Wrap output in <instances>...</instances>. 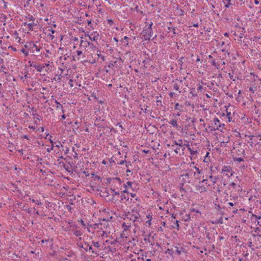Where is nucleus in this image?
I'll return each instance as SVG.
<instances>
[{
	"label": "nucleus",
	"instance_id": "1",
	"mask_svg": "<svg viewBox=\"0 0 261 261\" xmlns=\"http://www.w3.org/2000/svg\"><path fill=\"white\" fill-rule=\"evenodd\" d=\"M153 23H151L147 27H145L141 33L144 40H148L153 36L152 25Z\"/></svg>",
	"mask_w": 261,
	"mask_h": 261
},
{
	"label": "nucleus",
	"instance_id": "2",
	"mask_svg": "<svg viewBox=\"0 0 261 261\" xmlns=\"http://www.w3.org/2000/svg\"><path fill=\"white\" fill-rule=\"evenodd\" d=\"M94 226L95 228H97L101 230H109L108 228L110 226V224L109 221H106L105 219H102L99 224H95Z\"/></svg>",
	"mask_w": 261,
	"mask_h": 261
},
{
	"label": "nucleus",
	"instance_id": "3",
	"mask_svg": "<svg viewBox=\"0 0 261 261\" xmlns=\"http://www.w3.org/2000/svg\"><path fill=\"white\" fill-rule=\"evenodd\" d=\"M222 173H226L225 175L230 177L232 176L234 172L232 170L231 167L230 166H224L222 167L221 170Z\"/></svg>",
	"mask_w": 261,
	"mask_h": 261
},
{
	"label": "nucleus",
	"instance_id": "4",
	"mask_svg": "<svg viewBox=\"0 0 261 261\" xmlns=\"http://www.w3.org/2000/svg\"><path fill=\"white\" fill-rule=\"evenodd\" d=\"M132 214L128 212V214L127 215V218L129 219L130 220L135 222L139 218V214L137 210H133Z\"/></svg>",
	"mask_w": 261,
	"mask_h": 261
},
{
	"label": "nucleus",
	"instance_id": "5",
	"mask_svg": "<svg viewBox=\"0 0 261 261\" xmlns=\"http://www.w3.org/2000/svg\"><path fill=\"white\" fill-rule=\"evenodd\" d=\"M83 43L87 44L88 45L90 46V48L86 49V51L87 52L88 51H90V52L91 51L95 52L97 49V47L95 45H94L93 43L91 42L84 41L82 40L81 41L80 45L82 46Z\"/></svg>",
	"mask_w": 261,
	"mask_h": 261
},
{
	"label": "nucleus",
	"instance_id": "6",
	"mask_svg": "<svg viewBox=\"0 0 261 261\" xmlns=\"http://www.w3.org/2000/svg\"><path fill=\"white\" fill-rule=\"evenodd\" d=\"M195 189L197 192L200 193L206 191V188L200 182L195 186Z\"/></svg>",
	"mask_w": 261,
	"mask_h": 261
},
{
	"label": "nucleus",
	"instance_id": "7",
	"mask_svg": "<svg viewBox=\"0 0 261 261\" xmlns=\"http://www.w3.org/2000/svg\"><path fill=\"white\" fill-rule=\"evenodd\" d=\"M97 53L93 55V54H92L90 53V51H88V54L89 56H91L92 58H94L98 59V58H101L103 61L105 60V57L100 54V52L99 51L98 49H97L96 50Z\"/></svg>",
	"mask_w": 261,
	"mask_h": 261
},
{
	"label": "nucleus",
	"instance_id": "8",
	"mask_svg": "<svg viewBox=\"0 0 261 261\" xmlns=\"http://www.w3.org/2000/svg\"><path fill=\"white\" fill-rule=\"evenodd\" d=\"M208 187H212L215 185V184L216 183L217 180V177H214L212 175L209 176V178L208 179Z\"/></svg>",
	"mask_w": 261,
	"mask_h": 261
},
{
	"label": "nucleus",
	"instance_id": "9",
	"mask_svg": "<svg viewBox=\"0 0 261 261\" xmlns=\"http://www.w3.org/2000/svg\"><path fill=\"white\" fill-rule=\"evenodd\" d=\"M249 137L250 138V140L254 141V142H257L258 140H261V134L257 135H250Z\"/></svg>",
	"mask_w": 261,
	"mask_h": 261
},
{
	"label": "nucleus",
	"instance_id": "10",
	"mask_svg": "<svg viewBox=\"0 0 261 261\" xmlns=\"http://www.w3.org/2000/svg\"><path fill=\"white\" fill-rule=\"evenodd\" d=\"M194 169H195L196 171H193L192 170H191L189 171L188 174H192L195 175L196 173H197L198 174H200L201 173V171L199 169V168H197L196 167H194Z\"/></svg>",
	"mask_w": 261,
	"mask_h": 261
},
{
	"label": "nucleus",
	"instance_id": "11",
	"mask_svg": "<svg viewBox=\"0 0 261 261\" xmlns=\"http://www.w3.org/2000/svg\"><path fill=\"white\" fill-rule=\"evenodd\" d=\"M30 47L31 48H32V49H33L34 48H35L37 51H39L40 49L41 48L40 47H38L36 45V44L35 43H34V42H31L30 43Z\"/></svg>",
	"mask_w": 261,
	"mask_h": 261
},
{
	"label": "nucleus",
	"instance_id": "12",
	"mask_svg": "<svg viewBox=\"0 0 261 261\" xmlns=\"http://www.w3.org/2000/svg\"><path fill=\"white\" fill-rule=\"evenodd\" d=\"M33 67L37 69L38 71L41 72L43 71V68H45L44 66H40V65H33Z\"/></svg>",
	"mask_w": 261,
	"mask_h": 261
},
{
	"label": "nucleus",
	"instance_id": "13",
	"mask_svg": "<svg viewBox=\"0 0 261 261\" xmlns=\"http://www.w3.org/2000/svg\"><path fill=\"white\" fill-rule=\"evenodd\" d=\"M125 166L127 168L126 172H130L131 170L129 169V167L132 166L130 162H125Z\"/></svg>",
	"mask_w": 261,
	"mask_h": 261
},
{
	"label": "nucleus",
	"instance_id": "14",
	"mask_svg": "<svg viewBox=\"0 0 261 261\" xmlns=\"http://www.w3.org/2000/svg\"><path fill=\"white\" fill-rule=\"evenodd\" d=\"M73 234L76 237H81L83 233L81 230H75L74 231Z\"/></svg>",
	"mask_w": 261,
	"mask_h": 261
},
{
	"label": "nucleus",
	"instance_id": "15",
	"mask_svg": "<svg viewBox=\"0 0 261 261\" xmlns=\"http://www.w3.org/2000/svg\"><path fill=\"white\" fill-rule=\"evenodd\" d=\"M245 32V29L244 28H242V30L240 32V36H239V40L241 41L242 38H243V36Z\"/></svg>",
	"mask_w": 261,
	"mask_h": 261
},
{
	"label": "nucleus",
	"instance_id": "16",
	"mask_svg": "<svg viewBox=\"0 0 261 261\" xmlns=\"http://www.w3.org/2000/svg\"><path fill=\"white\" fill-rule=\"evenodd\" d=\"M188 149L189 151V152H190V154L193 155L196 154L197 153V150H193L191 148H190L189 147H188Z\"/></svg>",
	"mask_w": 261,
	"mask_h": 261
},
{
	"label": "nucleus",
	"instance_id": "17",
	"mask_svg": "<svg viewBox=\"0 0 261 261\" xmlns=\"http://www.w3.org/2000/svg\"><path fill=\"white\" fill-rule=\"evenodd\" d=\"M85 245H86L87 246V247H88V248H86L84 249L86 251H88V250H92V252L93 253H96V252L94 250H92V248L91 246H89L88 244H87L86 243H85Z\"/></svg>",
	"mask_w": 261,
	"mask_h": 261
},
{
	"label": "nucleus",
	"instance_id": "18",
	"mask_svg": "<svg viewBox=\"0 0 261 261\" xmlns=\"http://www.w3.org/2000/svg\"><path fill=\"white\" fill-rule=\"evenodd\" d=\"M214 122L215 125H218L219 127L221 126V124L220 123V121L218 118H215L214 120Z\"/></svg>",
	"mask_w": 261,
	"mask_h": 261
},
{
	"label": "nucleus",
	"instance_id": "19",
	"mask_svg": "<svg viewBox=\"0 0 261 261\" xmlns=\"http://www.w3.org/2000/svg\"><path fill=\"white\" fill-rule=\"evenodd\" d=\"M110 191L113 193V194H112V196H114V195H119V193L118 191H116L114 189H110Z\"/></svg>",
	"mask_w": 261,
	"mask_h": 261
},
{
	"label": "nucleus",
	"instance_id": "20",
	"mask_svg": "<svg viewBox=\"0 0 261 261\" xmlns=\"http://www.w3.org/2000/svg\"><path fill=\"white\" fill-rule=\"evenodd\" d=\"M173 227L174 228L176 229L177 230H179V225L178 221H175V222L174 224V225L173 226Z\"/></svg>",
	"mask_w": 261,
	"mask_h": 261
},
{
	"label": "nucleus",
	"instance_id": "21",
	"mask_svg": "<svg viewBox=\"0 0 261 261\" xmlns=\"http://www.w3.org/2000/svg\"><path fill=\"white\" fill-rule=\"evenodd\" d=\"M132 185H133L132 182L129 181H127L126 184L124 185V187L126 189L127 188H128V187H132Z\"/></svg>",
	"mask_w": 261,
	"mask_h": 261
},
{
	"label": "nucleus",
	"instance_id": "22",
	"mask_svg": "<svg viewBox=\"0 0 261 261\" xmlns=\"http://www.w3.org/2000/svg\"><path fill=\"white\" fill-rule=\"evenodd\" d=\"M102 230V233L100 234L101 237H107V232L109 231V230Z\"/></svg>",
	"mask_w": 261,
	"mask_h": 261
},
{
	"label": "nucleus",
	"instance_id": "23",
	"mask_svg": "<svg viewBox=\"0 0 261 261\" xmlns=\"http://www.w3.org/2000/svg\"><path fill=\"white\" fill-rule=\"evenodd\" d=\"M92 245L96 248H99L100 247V244L98 242L92 241Z\"/></svg>",
	"mask_w": 261,
	"mask_h": 261
},
{
	"label": "nucleus",
	"instance_id": "24",
	"mask_svg": "<svg viewBox=\"0 0 261 261\" xmlns=\"http://www.w3.org/2000/svg\"><path fill=\"white\" fill-rule=\"evenodd\" d=\"M51 137H51V135H49L48 134H46V136L45 138H46V139L49 140V141H50V142L51 143H52V144H53V140L51 139Z\"/></svg>",
	"mask_w": 261,
	"mask_h": 261
},
{
	"label": "nucleus",
	"instance_id": "25",
	"mask_svg": "<svg viewBox=\"0 0 261 261\" xmlns=\"http://www.w3.org/2000/svg\"><path fill=\"white\" fill-rule=\"evenodd\" d=\"M34 25V22H32V23H29L28 24V28H29V30H30V31H32L33 30V27Z\"/></svg>",
	"mask_w": 261,
	"mask_h": 261
},
{
	"label": "nucleus",
	"instance_id": "26",
	"mask_svg": "<svg viewBox=\"0 0 261 261\" xmlns=\"http://www.w3.org/2000/svg\"><path fill=\"white\" fill-rule=\"evenodd\" d=\"M173 88L174 90H177L179 91V93H180V91H179V86L177 84V83H175L174 85H173Z\"/></svg>",
	"mask_w": 261,
	"mask_h": 261
},
{
	"label": "nucleus",
	"instance_id": "27",
	"mask_svg": "<svg viewBox=\"0 0 261 261\" xmlns=\"http://www.w3.org/2000/svg\"><path fill=\"white\" fill-rule=\"evenodd\" d=\"M123 227H124V229L125 230H126L127 229H128L130 227V224H126L125 223H124L122 225Z\"/></svg>",
	"mask_w": 261,
	"mask_h": 261
},
{
	"label": "nucleus",
	"instance_id": "28",
	"mask_svg": "<svg viewBox=\"0 0 261 261\" xmlns=\"http://www.w3.org/2000/svg\"><path fill=\"white\" fill-rule=\"evenodd\" d=\"M171 124L174 126H177V121L175 119H173L171 122Z\"/></svg>",
	"mask_w": 261,
	"mask_h": 261
},
{
	"label": "nucleus",
	"instance_id": "29",
	"mask_svg": "<svg viewBox=\"0 0 261 261\" xmlns=\"http://www.w3.org/2000/svg\"><path fill=\"white\" fill-rule=\"evenodd\" d=\"M229 142V137H227V139L226 141H222L221 142V145L222 146H225L226 144Z\"/></svg>",
	"mask_w": 261,
	"mask_h": 261
},
{
	"label": "nucleus",
	"instance_id": "30",
	"mask_svg": "<svg viewBox=\"0 0 261 261\" xmlns=\"http://www.w3.org/2000/svg\"><path fill=\"white\" fill-rule=\"evenodd\" d=\"M181 107H182L181 105H179L178 103H177L175 104L174 108L175 110H180V109Z\"/></svg>",
	"mask_w": 261,
	"mask_h": 261
},
{
	"label": "nucleus",
	"instance_id": "31",
	"mask_svg": "<svg viewBox=\"0 0 261 261\" xmlns=\"http://www.w3.org/2000/svg\"><path fill=\"white\" fill-rule=\"evenodd\" d=\"M233 160L240 163V162L243 161V159L241 158H233Z\"/></svg>",
	"mask_w": 261,
	"mask_h": 261
},
{
	"label": "nucleus",
	"instance_id": "32",
	"mask_svg": "<svg viewBox=\"0 0 261 261\" xmlns=\"http://www.w3.org/2000/svg\"><path fill=\"white\" fill-rule=\"evenodd\" d=\"M251 217H253V218H255V219H258V220L260 219L261 218V216H257V215L253 214H252Z\"/></svg>",
	"mask_w": 261,
	"mask_h": 261
},
{
	"label": "nucleus",
	"instance_id": "33",
	"mask_svg": "<svg viewBox=\"0 0 261 261\" xmlns=\"http://www.w3.org/2000/svg\"><path fill=\"white\" fill-rule=\"evenodd\" d=\"M227 4H226L225 7L229 8L230 6L232 5V4L231 3L230 0H227Z\"/></svg>",
	"mask_w": 261,
	"mask_h": 261
},
{
	"label": "nucleus",
	"instance_id": "34",
	"mask_svg": "<svg viewBox=\"0 0 261 261\" xmlns=\"http://www.w3.org/2000/svg\"><path fill=\"white\" fill-rule=\"evenodd\" d=\"M208 179H203L200 182L202 184L203 183H204L205 184L207 185L208 186Z\"/></svg>",
	"mask_w": 261,
	"mask_h": 261
},
{
	"label": "nucleus",
	"instance_id": "35",
	"mask_svg": "<svg viewBox=\"0 0 261 261\" xmlns=\"http://www.w3.org/2000/svg\"><path fill=\"white\" fill-rule=\"evenodd\" d=\"M208 179H203L200 182L202 184L203 183H204L205 184L207 185L208 186Z\"/></svg>",
	"mask_w": 261,
	"mask_h": 261
},
{
	"label": "nucleus",
	"instance_id": "36",
	"mask_svg": "<svg viewBox=\"0 0 261 261\" xmlns=\"http://www.w3.org/2000/svg\"><path fill=\"white\" fill-rule=\"evenodd\" d=\"M32 201L33 202H34V203H36V204H38V205L41 204V202H40V201H38V200H34V199H32Z\"/></svg>",
	"mask_w": 261,
	"mask_h": 261
},
{
	"label": "nucleus",
	"instance_id": "37",
	"mask_svg": "<svg viewBox=\"0 0 261 261\" xmlns=\"http://www.w3.org/2000/svg\"><path fill=\"white\" fill-rule=\"evenodd\" d=\"M184 59V57H181L179 60H178V64L180 65V66H182V64L183 63L182 60Z\"/></svg>",
	"mask_w": 261,
	"mask_h": 261
},
{
	"label": "nucleus",
	"instance_id": "38",
	"mask_svg": "<svg viewBox=\"0 0 261 261\" xmlns=\"http://www.w3.org/2000/svg\"><path fill=\"white\" fill-rule=\"evenodd\" d=\"M226 113H227V116L228 117V119L229 120V121H230V115L231 114L230 112H228L227 111H226Z\"/></svg>",
	"mask_w": 261,
	"mask_h": 261
},
{
	"label": "nucleus",
	"instance_id": "39",
	"mask_svg": "<svg viewBox=\"0 0 261 261\" xmlns=\"http://www.w3.org/2000/svg\"><path fill=\"white\" fill-rule=\"evenodd\" d=\"M182 143V141L179 140L178 141V142H176V144L180 146H181Z\"/></svg>",
	"mask_w": 261,
	"mask_h": 261
},
{
	"label": "nucleus",
	"instance_id": "40",
	"mask_svg": "<svg viewBox=\"0 0 261 261\" xmlns=\"http://www.w3.org/2000/svg\"><path fill=\"white\" fill-rule=\"evenodd\" d=\"M21 50V51H22V53H23L25 54V56H28V55H29L28 52V51H25V50L24 49H22Z\"/></svg>",
	"mask_w": 261,
	"mask_h": 261
},
{
	"label": "nucleus",
	"instance_id": "41",
	"mask_svg": "<svg viewBox=\"0 0 261 261\" xmlns=\"http://www.w3.org/2000/svg\"><path fill=\"white\" fill-rule=\"evenodd\" d=\"M80 222L82 224V225L85 228L86 227V224L85 223L84 221L83 220H81Z\"/></svg>",
	"mask_w": 261,
	"mask_h": 261
},
{
	"label": "nucleus",
	"instance_id": "42",
	"mask_svg": "<svg viewBox=\"0 0 261 261\" xmlns=\"http://www.w3.org/2000/svg\"><path fill=\"white\" fill-rule=\"evenodd\" d=\"M236 184L234 182H231L229 184V186H231L232 187H233V188H236Z\"/></svg>",
	"mask_w": 261,
	"mask_h": 261
},
{
	"label": "nucleus",
	"instance_id": "43",
	"mask_svg": "<svg viewBox=\"0 0 261 261\" xmlns=\"http://www.w3.org/2000/svg\"><path fill=\"white\" fill-rule=\"evenodd\" d=\"M125 162H126L125 160H121V161H120L119 163H118V164H119V165H123L124 164V163L125 164Z\"/></svg>",
	"mask_w": 261,
	"mask_h": 261
},
{
	"label": "nucleus",
	"instance_id": "44",
	"mask_svg": "<svg viewBox=\"0 0 261 261\" xmlns=\"http://www.w3.org/2000/svg\"><path fill=\"white\" fill-rule=\"evenodd\" d=\"M203 89V87L201 85H199L197 88V90L201 91Z\"/></svg>",
	"mask_w": 261,
	"mask_h": 261
},
{
	"label": "nucleus",
	"instance_id": "45",
	"mask_svg": "<svg viewBox=\"0 0 261 261\" xmlns=\"http://www.w3.org/2000/svg\"><path fill=\"white\" fill-rule=\"evenodd\" d=\"M89 39H90L91 41H95V40H96V37H95H95H90V36H89Z\"/></svg>",
	"mask_w": 261,
	"mask_h": 261
},
{
	"label": "nucleus",
	"instance_id": "46",
	"mask_svg": "<svg viewBox=\"0 0 261 261\" xmlns=\"http://www.w3.org/2000/svg\"><path fill=\"white\" fill-rule=\"evenodd\" d=\"M237 204V203H236V202H234V203H233V202H228V204H229L230 206H233L234 205H235V204Z\"/></svg>",
	"mask_w": 261,
	"mask_h": 261
},
{
	"label": "nucleus",
	"instance_id": "47",
	"mask_svg": "<svg viewBox=\"0 0 261 261\" xmlns=\"http://www.w3.org/2000/svg\"><path fill=\"white\" fill-rule=\"evenodd\" d=\"M55 102L57 104V108H59L60 107L62 108V105L59 102H58L57 100L55 101Z\"/></svg>",
	"mask_w": 261,
	"mask_h": 261
},
{
	"label": "nucleus",
	"instance_id": "48",
	"mask_svg": "<svg viewBox=\"0 0 261 261\" xmlns=\"http://www.w3.org/2000/svg\"><path fill=\"white\" fill-rule=\"evenodd\" d=\"M212 64L214 66H217L216 63L215 62V60H213L212 62Z\"/></svg>",
	"mask_w": 261,
	"mask_h": 261
},
{
	"label": "nucleus",
	"instance_id": "49",
	"mask_svg": "<svg viewBox=\"0 0 261 261\" xmlns=\"http://www.w3.org/2000/svg\"><path fill=\"white\" fill-rule=\"evenodd\" d=\"M151 220H148V221H147L146 222V223H147L149 226H150L151 224Z\"/></svg>",
	"mask_w": 261,
	"mask_h": 261
},
{
	"label": "nucleus",
	"instance_id": "50",
	"mask_svg": "<svg viewBox=\"0 0 261 261\" xmlns=\"http://www.w3.org/2000/svg\"><path fill=\"white\" fill-rule=\"evenodd\" d=\"M29 19L30 21H34L35 18H34V17L33 16H31V17H30L29 18Z\"/></svg>",
	"mask_w": 261,
	"mask_h": 261
},
{
	"label": "nucleus",
	"instance_id": "51",
	"mask_svg": "<svg viewBox=\"0 0 261 261\" xmlns=\"http://www.w3.org/2000/svg\"><path fill=\"white\" fill-rule=\"evenodd\" d=\"M113 66H114V63H109V65H108V67L109 68H111Z\"/></svg>",
	"mask_w": 261,
	"mask_h": 261
},
{
	"label": "nucleus",
	"instance_id": "52",
	"mask_svg": "<svg viewBox=\"0 0 261 261\" xmlns=\"http://www.w3.org/2000/svg\"><path fill=\"white\" fill-rule=\"evenodd\" d=\"M77 54L78 56H80L82 54V51L81 50H77Z\"/></svg>",
	"mask_w": 261,
	"mask_h": 261
},
{
	"label": "nucleus",
	"instance_id": "53",
	"mask_svg": "<svg viewBox=\"0 0 261 261\" xmlns=\"http://www.w3.org/2000/svg\"><path fill=\"white\" fill-rule=\"evenodd\" d=\"M48 31L49 32H51L52 34H54L55 32V31L53 30L52 29H48Z\"/></svg>",
	"mask_w": 261,
	"mask_h": 261
},
{
	"label": "nucleus",
	"instance_id": "54",
	"mask_svg": "<svg viewBox=\"0 0 261 261\" xmlns=\"http://www.w3.org/2000/svg\"><path fill=\"white\" fill-rule=\"evenodd\" d=\"M142 152H144L145 153H148L149 152V150H142Z\"/></svg>",
	"mask_w": 261,
	"mask_h": 261
},
{
	"label": "nucleus",
	"instance_id": "55",
	"mask_svg": "<svg viewBox=\"0 0 261 261\" xmlns=\"http://www.w3.org/2000/svg\"><path fill=\"white\" fill-rule=\"evenodd\" d=\"M48 242V240H42L41 241V242L42 243H47Z\"/></svg>",
	"mask_w": 261,
	"mask_h": 261
},
{
	"label": "nucleus",
	"instance_id": "56",
	"mask_svg": "<svg viewBox=\"0 0 261 261\" xmlns=\"http://www.w3.org/2000/svg\"><path fill=\"white\" fill-rule=\"evenodd\" d=\"M130 196L132 197H135L136 196V194L135 193H130Z\"/></svg>",
	"mask_w": 261,
	"mask_h": 261
},
{
	"label": "nucleus",
	"instance_id": "57",
	"mask_svg": "<svg viewBox=\"0 0 261 261\" xmlns=\"http://www.w3.org/2000/svg\"><path fill=\"white\" fill-rule=\"evenodd\" d=\"M146 217H147V218L148 219H149V220H151L152 219V217L150 215L147 216Z\"/></svg>",
	"mask_w": 261,
	"mask_h": 261
},
{
	"label": "nucleus",
	"instance_id": "58",
	"mask_svg": "<svg viewBox=\"0 0 261 261\" xmlns=\"http://www.w3.org/2000/svg\"><path fill=\"white\" fill-rule=\"evenodd\" d=\"M249 90L250 91L254 93V90H253V88L252 87H250Z\"/></svg>",
	"mask_w": 261,
	"mask_h": 261
},
{
	"label": "nucleus",
	"instance_id": "59",
	"mask_svg": "<svg viewBox=\"0 0 261 261\" xmlns=\"http://www.w3.org/2000/svg\"><path fill=\"white\" fill-rule=\"evenodd\" d=\"M156 103H160L161 104L162 101L160 100H156ZM157 105L159 106V103H157Z\"/></svg>",
	"mask_w": 261,
	"mask_h": 261
},
{
	"label": "nucleus",
	"instance_id": "60",
	"mask_svg": "<svg viewBox=\"0 0 261 261\" xmlns=\"http://www.w3.org/2000/svg\"><path fill=\"white\" fill-rule=\"evenodd\" d=\"M254 3L256 4V5H258L259 4V2L258 0H254Z\"/></svg>",
	"mask_w": 261,
	"mask_h": 261
},
{
	"label": "nucleus",
	"instance_id": "61",
	"mask_svg": "<svg viewBox=\"0 0 261 261\" xmlns=\"http://www.w3.org/2000/svg\"><path fill=\"white\" fill-rule=\"evenodd\" d=\"M121 199L123 200V199H126V197L124 195H121Z\"/></svg>",
	"mask_w": 261,
	"mask_h": 261
},
{
	"label": "nucleus",
	"instance_id": "62",
	"mask_svg": "<svg viewBox=\"0 0 261 261\" xmlns=\"http://www.w3.org/2000/svg\"><path fill=\"white\" fill-rule=\"evenodd\" d=\"M31 110H32L33 113H34V111H36V109H35L34 108H32Z\"/></svg>",
	"mask_w": 261,
	"mask_h": 261
},
{
	"label": "nucleus",
	"instance_id": "63",
	"mask_svg": "<svg viewBox=\"0 0 261 261\" xmlns=\"http://www.w3.org/2000/svg\"><path fill=\"white\" fill-rule=\"evenodd\" d=\"M176 252H177L178 254H180L181 253L180 251L178 250V249L176 250Z\"/></svg>",
	"mask_w": 261,
	"mask_h": 261
},
{
	"label": "nucleus",
	"instance_id": "64",
	"mask_svg": "<svg viewBox=\"0 0 261 261\" xmlns=\"http://www.w3.org/2000/svg\"><path fill=\"white\" fill-rule=\"evenodd\" d=\"M48 35L50 37V38H51L52 39H54V36L53 35H51L50 34H49Z\"/></svg>",
	"mask_w": 261,
	"mask_h": 261
}]
</instances>
